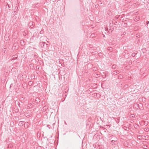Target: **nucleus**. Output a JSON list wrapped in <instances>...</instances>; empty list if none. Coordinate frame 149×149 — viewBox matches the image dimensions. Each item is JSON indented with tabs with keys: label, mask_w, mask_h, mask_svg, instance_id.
Listing matches in <instances>:
<instances>
[{
	"label": "nucleus",
	"mask_w": 149,
	"mask_h": 149,
	"mask_svg": "<svg viewBox=\"0 0 149 149\" xmlns=\"http://www.w3.org/2000/svg\"><path fill=\"white\" fill-rule=\"evenodd\" d=\"M22 125V124L20 125Z\"/></svg>",
	"instance_id": "nucleus-29"
},
{
	"label": "nucleus",
	"mask_w": 149,
	"mask_h": 149,
	"mask_svg": "<svg viewBox=\"0 0 149 149\" xmlns=\"http://www.w3.org/2000/svg\"><path fill=\"white\" fill-rule=\"evenodd\" d=\"M22 125V124L20 125Z\"/></svg>",
	"instance_id": "nucleus-27"
},
{
	"label": "nucleus",
	"mask_w": 149,
	"mask_h": 149,
	"mask_svg": "<svg viewBox=\"0 0 149 149\" xmlns=\"http://www.w3.org/2000/svg\"><path fill=\"white\" fill-rule=\"evenodd\" d=\"M131 0H126V3H129L130 2H131Z\"/></svg>",
	"instance_id": "nucleus-13"
},
{
	"label": "nucleus",
	"mask_w": 149,
	"mask_h": 149,
	"mask_svg": "<svg viewBox=\"0 0 149 149\" xmlns=\"http://www.w3.org/2000/svg\"><path fill=\"white\" fill-rule=\"evenodd\" d=\"M29 26L30 28H32L34 26V23L32 22H30L29 23Z\"/></svg>",
	"instance_id": "nucleus-1"
},
{
	"label": "nucleus",
	"mask_w": 149,
	"mask_h": 149,
	"mask_svg": "<svg viewBox=\"0 0 149 149\" xmlns=\"http://www.w3.org/2000/svg\"><path fill=\"white\" fill-rule=\"evenodd\" d=\"M103 37H105V35H104V36H103Z\"/></svg>",
	"instance_id": "nucleus-23"
},
{
	"label": "nucleus",
	"mask_w": 149,
	"mask_h": 149,
	"mask_svg": "<svg viewBox=\"0 0 149 149\" xmlns=\"http://www.w3.org/2000/svg\"><path fill=\"white\" fill-rule=\"evenodd\" d=\"M149 23V21H147L146 22V25H148V24Z\"/></svg>",
	"instance_id": "nucleus-14"
},
{
	"label": "nucleus",
	"mask_w": 149,
	"mask_h": 149,
	"mask_svg": "<svg viewBox=\"0 0 149 149\" xmlns=\"http://www.w3.org/2000/svg\"><path fill=\"white\" fill-rule=\"evenodd\" d=\"M116 67V65L115 64H113L112 66V68L113 69H115Z\"/></svg>",
	"instance_id": "nucleus-6"
},
{
	"label": "nucleus",
	"mask_w": 149,
	"mask_h": 149,
	"mask_svg": "<svg viewBox=\"0 0 149 149\" xmlns=\"http://www.w3.org/2000/svg\"><path fill=\"white\" fill-rule=\"evenodd\" d=\"M116 18H118V17H116Z\"/></svg>",
	"instance_id": "nucleus-24"
},
{
	"label": "nucleus",
	"mask_w": 149,
	"mask_h": 149,
	"mask_svg": "<svg viewBox=\"0 0 149 149\" xmlns=\"http://www.w3.org/2000/svg\"><path fill=\"white\" fill-rule=\"evenodd\" d=\"M126 24H124V25H126Z\"/></svg>",
	"instance_id": "nucleus-25"
},
{
	"label": "nucleus",
	"mask_w": 149,
	"mask_h": 149,
	"mask_svg": "<svg viewBox=\"0 0 149 149\" xmlns=\"http://www.w3.org/2000/svg\"><path fill=\"white\" fill-rule=\"evenodd\" d=\"M22 125V124L20 125Z\"/></svg>",
	"instance_id": "nucleus-28"
},
{
	"label": "nucleus",
	"mask_w": 149,
	"mask_h": 149,
	"mask_svg": "<svg viewBox=\"0 0 149 149\" xmlns=\"http://www.w3.org/2000/svg\"><path fill=\"white\" fill-rule=\"evenodd\" d=\"M32 81H30L29 82V85L30 86H31L32 85Z\"/></svg>",
	"instance_id": "nucleus-8"
},
{
	"label": "nucleus",
	"mask_w": 149,
	"mask_h": 149,
	"mask_svg": "<svg viewBox=\"0 0 149 149\" xmlns=\"http://www.w3.org/2000/svg\"><path fill=\"white\" fill-rule=\"evenodd\" d=\"M137 54V53H133L132 54V57H134Z\"/></svg>",
	"instance_id": "nucleus-7"
},
{
	"label": "nucleus",
	"mask_w": 149,
	"mask_h": 149,
	"mask_svg": "<svg viewBox=\"0 0 149 149\" xmlns=\"http://www.w3.org/2000/svg\"><path fill=\"white\" fill-rule=\"evenodd\" d=\"M119 73V72L118 70L114 71L112 72V74L113 75H116L117 74H118Z\"/></svg>",
	"instance_id": "nucleus-3"
},
{
	"label": "nucleus",
	"mask_w": 149,
	"mask_h": 149,
	"mask_svg": "<svg viewBox=\"0 0 149 149\" xmlns=\"http://www.w3.org/2000/svg\"><path fill=\"white\" fill-rule=\"evenodd\" d=\"M130 117L131 118H134V115L133 114H132L130 116Z\"/></svg>",
	"instance_id": "nucleus-9"
},
{
	"label": "nucleus",
	"mask_w": 149,
	"mask_h": 149,
	"mask_svg": "<svg viewBox=\"0 0 149 149\" xmlns=\"http://www.w3.org/2000/svg\"><path fill=\"white\" fill-rule=\"evenodd\" d=\"M116 122L117 123H118L119 122V119H117L116 120Z\"/></svg>",
	"instance_id": "nucleus-11"
},
{
	"label": "nucleus",
	"mask_w": 149,
	"mask_h": 149,
	"mask_svg": "<svg viewBox=\"0 0 149 149\" xmlns=\"http://www.w3.org/2000/svg\"><path fill=\"white\" fill-rule=\"evenodd\" d=\"M126 26V25H124V26Z\"/></svg>",
	"instance_id": "nucleus-26"
},
{
	"label": "nucleus",
	"mask_w": 149,
	"mask_h": 149,
	"mask_svg": "<svg viewBox=\"0 0 149 149\" xmlns=\"http://www.w3.org/2000/svg\"><path fill=\"white\" fill-rule=\"evenodd\" d=\"M66 93V92H65V93H63V94H65V96H66V94H65Z\"/></svg>",
	"instance_id": "nucleus-19"
},
{
	"label": "nucleus",
	"mask_w": 149,
	"mask_h": 149,
	"mask_svg": "<svg viewBox=\"0 0 149 149\" xmlns=\"http://www.w3.org/2000/svg\"><path fill=\"white\" fill-rule=\"evenodd\" d=\"M65 124H66V125H67V123H66L65 122Z\"/></svg>",
	"instance_id": "nucleus-22"
},
{
	"label": "nucleus",
	"mask_w": 149,
	"mask_h": 149,
	"mask_svg": "<svg viewBox=\"0 0 149 149\" xmlns=\"http://www.w3.org/2000/svg\"><path fill=\"white\" fill-rule=\"evenodd\" d=\"M12 58L13 59H15L18 57V56L17 55H13L12 56Z\"/></svg>",
	"instance_id": "nucleus-4"
},
{
	"label": "nucleus",
	"mask_w": 149,
	"mask_h": 149,
	"mask_svg": "<svg viewBox=\"0 0 149 149\" xmlns=\"http://www.w3.org/2000/svg\"><path fill=\"white\" fill-rule=\"evenodd\" d=\"M105 30L106 31H107V30H108V29L107 28H105Z\"/></svg>",
	"instance_id": "nucleus-17"
},
{
	"label": "nucleus",
	"mask_w": 149,
	"mask_h": 149,
	"mask_svg": "<svg viewBox=\"0 0 149 149\" xmlns=\"http://www.w3.org/2000/svg\"><path fill=\"white\" fill-rule=\"evenodd\" d=\"M45 44L47 46V44H45V42H40V46H41L42 47H45Z\"/></svg>",
	"instance_id": "nucleus-2"
},
{
	"label": "nucleus",
	"mask_w": 149,
	"mask_h": 149,
	"mask_svg": "<svg viewBox=\"0 0 149 149\" xmlns=\"http://www.w3.org/2000/svg\"><path fill=\"white\" fill-rule=\"evenodd\" d=\"M112 48L111 47H108V49H109V50H110V51H112Z\"/></svg>",
	"instance_id": "nucleus-12"
},
{
	"label": "nucleus",
	"mask_w": 149,
	"mask_h": 149,
	"mask_svg": "<svg viewBox=\"0 0 149 149\" xmlns=\"http://www.w3.org/2000/svg\"><path fill=\"white\" fill-rule=\"evenodd\" d=\"M14 13H15V14H16L17 13V11H14Z\"/></svg>",
	"instance_id": "nucleus-18"
},
{
	"label": "nucleus",
	"mask_w": 149,
	"mask_h": 149,
	"mask_svg": "<svg viewBox=\"0 0 149 149\" xmlns=\"http://www.w3.org/2000/svg\"><path fill=\"white\" fill-rule=\"evenodd\" d=\"M128 85H125L124 87H125L126 88H127L128 87Z\"/></svg>",
	"instance_id": "nucleus-15"
},
{
	"label": "nucleus",
	"mask_w": 149,
	"mask_h": 149,
	"mask_svg": "<svg viewBox=\"0 0 149 149\" xmlns=\"http://www.w3.org/2000/svg\"><path fill=\"white\" fill-rule=\"evenodd\" d=\"M49 125H48L47 126H48V127H49Z\"/></svg>",
	"instance_id": "nucleus-30"
},
{
	"label": "nucleus",
	"mask_w": 149,
	"mask_h": 149,
	"mask_svg": "<svg viewBox=\"0 0 149 149\" xmlns=\"http://www.w3.org/2000/svg\"><path fill=\"white\" fill-rule=\"evenodd\" d=\"M6 48H4L2 50V54L3 55V54L5 53L6 50Z\"/></svg>",
	"instance_id": "nucleus-5"
},
{
	"label": "nucleus",
	"mask_w": 149,
	"mask_h": 149,
	"mask_svg": "<svg viewBox=\"0 0 149 149\" xmlns=\"http://www.w3.org/2000/svg\"><path fill=\"white\" fill-rule=\"evenodd\" d=\"M146 138L147 139H148V136H146Z\"/></svg>",
	"instance_id": "nucleus-20"
},
{
	"label": "nucleus",
	"mask_w": 149,
	"mask_h": 149,
	"mask_svg": "<svg viewBox=\"0 0 149 149\" xmlns=\"http://www.w3.org/2000/svg\"><path fill=\"white\" fill-rule=\"evenodd\" d=\"M113 140H112V141H111V142H112V143H113Z\"/></svg>",
	"instance_id": "nucleus-21"
},
{
	"label": "nucleus",
	"mask_w": 149,
	"mask_h": 149,
	"mask_svg": "<svg viewBox=\"0 0 149 149\" xmlns=\"http://www.w3.org/2000/svg\"><path fill=\"white\" fill-rule=\"evenodd\" d=\"M15 112L17 113L19 111V109H16L15 110Z\"/></svg>",
	"instance_id": "nucleus-10"
},
{
	"label": "nucleus",
	"mask_w": 149,
	"mask_h": 149,
	"mask_svg": "<svg viewBox=\"0 0 149 149\" xmlns=\"http://www.w3.org/2000/svg\"><path fill=\"white\" fill-rule=\"evenodd\" d=\"M139 127V125H136V127H135L137 129L138 128V127Z\"/></svg>",
	"instance_id": "nucleus-16"
}]
</instances>
